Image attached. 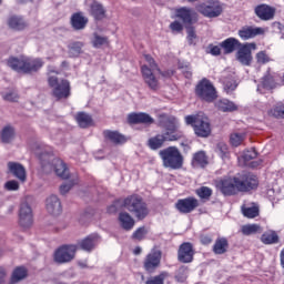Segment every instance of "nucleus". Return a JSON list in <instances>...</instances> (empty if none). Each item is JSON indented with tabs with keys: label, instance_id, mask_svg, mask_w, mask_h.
Segmentation results:
<instances>
[{
	"label": "nucleus",
	"instance_id": "f257e3e1",
	"mask_svg": "<svg viewBox=\"0 0 284 284\" xmlns=\"http://www.w3.org/2000/svg\"><path fill=\"white\" fill-rule=\"evenodd\" d=\"M159 125L160 128L166 130V132L149 139V148H151V150H159L163 148V143H165V141H179V139L183 136V134L176 132L179 124L176 122V118L174 116L161 115Z\"/></svg>",
	"mask_w": 284,
	"mask_h": 284
},
{
	"label": "nucleus",
	"instance_id": "f03ea898",
	"mask_svg": "<svg viewBox=\"0 0 284 284\" xmlns=\"http://www.w3.org/2000/svg\"><path fill=\"white\" fill-rule=\"evenodd\" d=\"M43 60L41 58H9L7 65L14 70V72H22L23 74H30L32 72H39L43 68Z\"/></svg>",
	"mask_w": 284,
	"mask_h": 284
},
{
	"label": "nucleus",
	"instance_id": "7ed1b4c3",
	"mask_svg": "<svg viewBox=\"0 0 284 284\" xmlns=\"http://www.w3.org/2000/svg\"><path fill=\"white\" fill-rule=\"evenodd\" d=\"M144 59L148 64L142 65V77L150 90H156L159 88V74H162V77H170L171 74L170 72L162 73L156 62H154V58L150 54H145Z\"/></svg>",
	"mask_w": 284,
	"mask_h": 284
},
{
	"label": "nucleus",
	"instance_id": "20e7f679",
	"mask_svg": "<svg viewBox=\"0 0 284 284\" xmlns=\"http://www.w3.org/2000/svg\"><path fill=\"white\" fill-rule=\"evenodd\" d=\"M123 207L138 221H143V219H146L148 214H150L148 203L139 195H131L124 199Z\"/></svg>",
	"mask_w": 284,
	"mask_h": 284
},
{
	"label": "nucleus",
	"instance_id": "39448f33",
	"mask_svg": "<svg viewBox=\"0 0 284 284\" xmlns=\"http://www.w3.org/2000/svg\"><path fill=\"white\" fill-rule=\"evenodd\" d=\"M41 165H42V170L43 172H45V174H50V172H55L57 176H60V179H69L70 178V171L68 170V166H65V163L62 162L61 159L59 158H54L52 159V156L44 155L41 156Z\"/></svg>",
	"mask_w": 284,
	"mask_h": 284
},
{
	"label": "nucleus",
	"instance_id": "423d86ee",
	"mask_svg": "<svg viewBox=\"0 0 284 284\" xmlns=\"http://www.w3.org/2000/svg\"><path fill=\"white\" fill-rule=\"evenodd\" d=\"M187 125H192L196 136L206 139L212 134V126L210 125V119L203 114L199 115H187L185 118Z\"/></svg>",
	"mask_w": 284,
	"mask_h": 284
},
{
	"label": "nucleus",
	"instance_id": "0eeeda50",
	"mask_svg": "<svg viewBox=\"0 0 284 284\" xmlns=\"http://www.w3.org/2000/svg\"><path fill=\"white\" fill-rule=\"evenodd\" d=\"M160 156L164 168H170L171 170H181L183 168V155L176 146H169L161 150Z\"/></svg>",
	"mask_w": 284,
	"mask_h": 284
},
{
	"label": "nucleus",
	"instance_id": "6e6552de",
	"mask_svg": "<svg viewBox=\"0 0 284 284\" xmlns=\"http://www.w3.org/2000/svg\"><path fill=\"white\" fill-rule=\"evenodd\" d=\"M48 83L52 88V95L59 100L70 97V82L68 80H59L53 72L49 74Z\"/></svg>",
	"mask_w": 284,
	"mask_h": 284
},
{
	"label": "nucleus",
	"instance_id": "1a4fd4ad",
	"mask_svg": "<svg viewBox=\"0 0 284 284\" xmlns=\"http://www.w3.org/2000/svg\"><path fill=\"white\" fill-rule=\"evenodd\" d=\"M196 10L203 14V17H207V19H215L223 13V7L219 0H207L202 4H199Z\"/></svg>",
	"mask_w": 284,
	"mask_h": 284
},
{
	"label": "nucleus",
	"instance_id": "9d476101",
	"mask_svg": "<svg viewBox=\"0 0 284 284\" xmlns=\"http://www.w3.org/2000/svg\"><path fill=\"white\" fill-rule=\"evenodd\" d=\"M195 94H197V97L202 99V101L212 103V101L216 99V89L214 88V84H212L210 80L203 79L196 85Z\"/></svg>",
	"mask_w": 284,
	"mask_h": 284
},
{
	"label": "nucleus",
	"instance_id": "9b49d317",
	"mask_svg": "<svg viewBox=\"0 0 284 284\" xmlns=\"http://www.w3.org/2000/svg\"><path fill=\"white\" fill-rule=\"evenodd\" d=\"M239 192H250L258 187V178L252 173L235 175Z\"/></svg>",
	"mask_w": 284,
	"mask_h": 284
},
{
	"label": "nucleus",
	"instance_id": "f8f14e48",
	"mask_svg": "<svg viewBox=\"0 0 284 284\" xmlns=\"http://www.w3.org/2000/svg\"><path fill=\"white\" fill-rule=\"evenodd\" d=\"M77 250L78 247L74 244L62 245L58 250H55L53 258L55 263L59 264L70 263L71 261H74Z\"/></svg>",
	"mask_w": 284,
	"mask_h": 284
},
{
	"label": "nucleus",
	"instance_id": "ddd939ff",
	"mask_svg": "<svg viewBox=\"0 0 284 284\" xmlns=\"http://www.w3.org/2000/svg\"><path fill=\"white\" fill-rule=\"evenodd\" d=\"M215 186L224 196H234V194H239L240 192L236 175L234 178H224L217 181Z\"/></svg>",
	"mask_w": 284,
	"mask_h": 284
},
{
	"label": "nucleus",
	"instance_id": "4468645a",
	"mask_svg": "<svg viewBox=\"0 0 284 284\" xmlns=\"http://www.w3.org/2000/svg\"><path fill=\"white\" fill-rule=\"evenodd\" d=\"M252 50H256V44L246 43L240 45L236 59L242 65H252Z\"/></svg>",
	"mask_w": 284,
	"mask_h": 284
},
{
	"label": "nucleus",
	"instance_id": "2eb2a0df",
	"mask_svg": "<svg viewBox=\"0 0 284 284\" xmlns=\"http://www.w3.org/2000/svg\"><path fill=\"white\" fill-rule=\"evenodd\" d=\"M19 223L22 227H30L33 223L32 207L27 202L20 205Z\"/></svg>",
	"mask_w": 284,
	"mask_h": 284
},
{
	"label": "nucleus",
	"instance_id": "dca6fc26",
	"mask_svg": "<svg viewBox=\"0 0 284 284\" xmlns=\"http://www.w3.org/2000/svg\"><path fill=\"white\" fill-rule=\"evenodd\" d=\"M200 203L196 197H186L179 200L175 204L176 210L181 212V214H190V212H194L196 207H199Z\"/></svg>",
	"mask_w": 284,
	"mask_h": 284
},
{
	"label": "nucleus",
	"instance_id": "f3484780",
	"mask_svg": "<svg viewBox=\"0 0 284 284\" xmlns=\"http://www.w3.org/2000/svg\"><path fill=\"white\" fill-rule=\"evenodd\" d=\"M178 261H180V263H192L194 261V248L191 243L184 242L180 245Z\"/></svg>",
	"mask_w": 284,
	"mask_h": 284
},
{
	"label": "nucleus",
	"instance_id": "a211bd4d",
	"mask_svg": "<svg viewBox=\"0 0 284 284\" xmlns=\"http://www.w3.org/2000/svg\"><path fill=\"white\" fill-rule=\"evenodd\" d=\"M101 237L99 234H91L83 239L82 241L78 242V250H83L84 252H92L99 245Z\"/></svg>",
	"mask_w": 284,
	"mask_h": 284
},
{
	"label": "nucleus",
	"instance_id": "6ab92c4d",
	"mask_svg": "<svg viewBox=\"0 0 284 284\" xmlns=\"http://www.w3.org/2000/svg\"><path fill=\"white\" fill-rule=\"evenodd\" d=\"M161 265V251H153L146 255L144 260V270L146 272H154Z\"/></svg>",
	"mask_w": 284,
	"mask_h": 284
},
{
	"label": "nucleus",
	"instance_id": "aec40b11",
	"mask_svg": "<svg viewBox=\"0 0 284 284\" xmlns=\"http://www.w3.org/2000/svg\"><path fill=\"white\" fill-rule=\"evenodd\" d=\"M255 14L262 21H272L274 14H276V9L267 4H260L255 8Z\"/></svg>",
	"mask_w": 284,
	"mask_h": 284
},
{
	"label": "nucleus",
	"instance_id": "412c9836",
	"mask_svg": "<svg viewBox=\"0 0 284 284\" xmlns=\"http://www.w3.org/2000/svg\"><path fill=\"white\" fill-rule=\"evenodd\" d=\"M261 34H265V29L261 27H243L239 31V36L244 41H247V39H254V37H258Z\"/></svg>",
	"mask_w": 284,
	"mask_h": 284
},
{
	"label": "nucleus",
	"instance_id": "4be33fe9",
	"mask_svg": "<svg viewBox=\"0 0 284 284\" xmlns=\"http://www.w3.org/2000/svg\"><path fill=\"white\" fill-rule=\"evenodd\" d=\"M47 211L49 214H52V216H59V214H61L63 211L61 200H59L57 195H50L47 199Z\"/></svg>",
	"mask_w": 284,
	"mask_h": 284
},
{
	"label": "nucleus",
	"instance_id": "5701e85b",
	"mask_svg": "<svg viewBox=\"0 0 284 284\" xmlns=\"http://www.w3.org/2000/svg\"><path fill=\"white\" fill-rule=\"evenodd\" d=\"M8 170L16 179H19L22 183L26 182V168L19 162H8Z\"/></svg>",
	"mask_w": 284,
	"mask_h": 284
},
{
	"label": "nucleus",
	"instance_id": "b1692460",
	"mask_svg": "<svg viewBox=\"0 0 284 284\" xmlns=\"http://www.w3.org/2000/svg\"><path fill=\"white\" fill-rule=\"evenodd\" d=\"M129 123H142V125H152L154 123V119L150 116L148 113H131L128 116Z\"/></svg>",
	"mask_w": 284,
	"mask_h": 284
},
{
	"label": "nucleus",
	"instance_id": "393cba45",
	"mask_svg": "<svg viewBox=\"0 0 284 284\" xmlns=\"http://www.w3.org/2000/svg\"><path fill=\"white\" fill-rule=\"evenodd\" d=\"M118 221L120 223V227L126 232H130V230L134 227V217H132L128 212H120Z\"/></svg>",
	"mask_w": 284,
	"mask_h": 284
},
{
	"label": "nucleus",
	"instance_id": "a878e982",
	"mask_svg": "<svg viewBox=\"0 0 284 284\" xmlns=\"http://www.w3.org/2000/svg\"><path fill=\"white\" fill-rule=\"evenodd\" d=\"M103 136H104V139H106V141L114 143V145H122V143H125L128 141L125 139V135H123L116 131L106 130L103 132Z\"/></svg>",
	"mask_w": 284,
	"mask_h": 284
},
{
	"label": "nucleus",
	"instance_id": "bb28decb",
	"mask_svg": "<svg viewBox=\"0 0 284 284\" xmlns=\"http://www.w3.org/2000/svg\"><path fill=\"white\" fill-rule=\"evenodd\" d=\"M215 108L220 110V112H236L239 110V105L227 99H220L215 102Z\"/></svg>",
	"mask_w": 284,
	"mask_h": 284
},
{
	"label": "nucleus",
	"instance_id": "cd10ccee",
	"mask_svg": "<svg viewBox=\"0 0 284 284\" xmlns=\"http://www.w3.org/2000/svg\"><path fill=\"white\" fill-rule=\"evenodd\" d=\"M17 136V131L12 125H6L0 132V139L3 143H12Z\"/></svg>",
	"mask_w": 284,
	"mask_h": 284
},
{
	"label": "nucleus",
	"instance_id": "c85d7f7f",
	"mask_svg": "<svg viewBox=\"0 0 284 284\" xmlns=\"http://www.w3.org/2000/svg\"><path fill=\"white\" fill-rule=\"evenodd\" d=\"M220 45L223 48L224 54H232L236 48H241V42L235 38H227Z\"/></svg>",
	"mask_w": 284,
	"mask_h": 284
},
{
	"label": "nucleus",
	"instance_id": "c756f323",
	"mask_svg": "<svg viewBox=\"0 0 284 284\" xmlns=\"http://www.w3.org/2000/svg\"><path fill=\"white\" fill-rule=\"evenodd\" d=\"M71 26L74 30H84V28L88 26V18L81 13H74L71 17Z\"/></svg>",
	"mask_w": 284,
	"mask_h": 284
},
{
	"label": "nucleus",
	"instance_id": "7c9ffc66",
	"mask_svg": "<svg viewBox=\"0 0 284 284\" xmlns=\"http://www.w3.org/2000/svg\"><path fill=\"white\" fill-rule=\"evenodd\" d=\"M27 277H28V268H26L24 266H18L13 270V272L11 274L10 283L11 284H17V283H20V281H23Z\"/></svg>",
	"mask_w": 284,
	"mask_h": 284
},
{
	"label": "nucleus",
	"instance_id": "2f4dec72",
	"mask_svg": "<svg viewBox=\"0 0 284 284\" xmlns=\"http://www.w3.org/2000/svg\"><path fill=\"white\" fill-rule=\"evenodd\" d=\"M178 19H181L183 23H192V19H194V10L183 7L176 10Z\"/></svg>",
	"mask_w": 284,
	"mask_h": 284
},
{
	"label": "nucleus",
	"instance_id": "473e14b6",
	"mask_svg": "<svg viewBox=\"0 0 284 284\" xmlns=\"http://www.w3.org/2000/svg\"><path fill=\"white\" fill-rule=\"evenodd\" d=\"M261 241L264 245H276L280 241L278 233L272 230L266 231L262 234Z\"/></svg>",
	"mask_w": 284,
	"mask_h": 284
},
{
	"label": "nucleus",
	"instance_id": "72a5a7b5",
	"mask_svg": "<svg viewBox=\"0 0 284 284\" xmlns=\"http://www.w3.org/2000/svg\"><path fill=\"white\" fill-rule=\"evenodd\" d=\"M91 14L95 21H102V19H105V8L99 2H93L91 4Z\"/></svg>",
	"mask_w": 284,
	"mask_h": 284
},
{
	"label": "nucleus",
	"instance_id": "f704fd0d",
	"mask_svg": "<svg viewBox=\"0 0 284 284\" xmlns=\"http://www.w3.org/2000/svg\"><path fill=\"white\" fill-rule=\"evenodd\" d=\"M8 26L11 30H26L28 24L20 17L11 16L8 19Z\"/></svg>",
	"mask_w": 284,
	"mask_h": 284
},
{
	"label": "nucleus",
	"instance_id": "c9c22d12",
	"mask_svg": "<svg viewBox=\"0 0 284 284\" xmlns=\"http://www.w3.org/2000/svg\"><path fill=\"white\" fill-rule=\"evenodd\" d=\"M264 90H274L276 88V82L274 81V77L267 74L262 78L261 84L257 85V92H263Z\"/></svg>",
	"mask_w": 284,
	"mask_h": 284
},
{
	"label": "nucleus",
	"instance_id": "e433bc0d",
	"mask_svg": "<svg viewBox=\"0 0 284 284\" xmlns=\"http://www.w3.org/2000/svg\"><path fill=\"white\" fill-rule=\"evenodd\" d=\"M229 247H230V244L227 242V239L220 237L215 241V244L213 246V252L214 254H225Z\"/></svg>",
	"mask_w": 284,
	"mask_h": 284
},
{
	"label": "nucleus",
	"instance_id": "4c0bfd02",
	"mask_svg": "<svg viewBox=\"0 0 284 284\" xmlns=\"http://www.w3.org/2000/svg\"><path fill=\"white\" fill-rule=\"evenodd\" d=\"M75 121L81 128H90L92 125V116L85 112H79L75 115Z\"/></svg>",
	"mask_w": 284,
	"mask_h": 284
},
{
	"label": "nucleus",
	"instance_id": "58836bf2",
	"mask_svg": "<svg viewBox=\"0 0 284 284\" xmlns=\"http://www.w3.org/2000/svg\"><path fill=\"white\" fill-rule=\"evenodd\" d=\"M263 229L258 224H246L242 226V234L244 236H252V234H261Z\"/></svg>",
	"mask_w": 284,
	"mask_h": 284
},
{
	"label": "nucleus",
	"instance_id": "ea45409f",
	"mask_svg": "<svg viewBox=\"0 0 284 284\" xmlns=\"http://www.w3.org/2000/svg\"><path fill=\"white\" fill-rule=\"evenodd\" d=\"M193 165H197L199 168H205L207 165V155H205V152L199 151L194 154Z\"/></svg>",
	"mask_w": 284,
	"mask_h": 284
},
{
	"label": "nucleus",
	"instance_id": "a19ab883",
	"mask_svg": "<svg viewBox=\"0 0 284 284\" xmlns=\"http://www.w3.org/2000/svg\"><path fill=\"white\" fill-rule=\"evenodd\" d=\"M83 50V42H72L69 44L70 57H79Z\"/></svg>",
	"mask_w": 284,
	"mask_h": 284
},
{
	"label": "nucleus",
	"instance_id": "79ce46f5",
	"mask_svg": "<svg viewBox=\"0 0 284 284\" xmlns=\"http://www.w3.org/2000/svg\"><path fill=\"white\" fill-rule=\"evenodd\" d=\"M242 212L246 219H256L258 216V206H242Z\"/></svg>",
	"mask_w": 284,
	"mask_h": 284
},
{
	"label": "nucleus",
	"instance_id": "37998d69",
	"mask_svg": "<svg viewBox=\"0 0 284 284\" xmlns=\"http://www.w3.org/2000/svg\"><path fill=\"white\" fill-rule=\"evenodd\" d=\"M268 114L270 116H274L275 119H284V104L278 103L268 111Z\"/></svg>",
	"mask_w": 284,
	"mask_h": 284
},
{
	"label": "nucleus",
	"instance_id": "c03bdc74",
	"mask_svg": "<svg viewBox=\"0 0 284 284\" xmlns=\"http://www.w3.org/2000/svg\"><path fill=\"white\" fill-rule=\"evenodd\" d=\"M93 48H103V45H108V38L102 37L98 33L93 34V39L91 40Z\"/></svg>",
	"mask_w": 284,
	"mask_h": 284
},
{
	"label": "nucleus",
	"instance_id": "a18cd8bd",
	"mask_svg": "<svg viewBox=\"0 0 284 284\" xmlns=\"http://www.w3.org/2000/svg\"><path fill=\"white\" fill-rule=\"evenodd\" d=\"M170 274L168 272H162L161 274L155 275L148 280L145 284H164L165 278H168Z\"/></svg>",
	"mask_w": 284,
	"mask_h": 284
},
{
	"label": "nucleus",
	"instance_id": "49530a36",
	"mask_svg": "<svg viewBox=\"0 0 284 284\" xmlns=\"http://www.w3.org/2000/svg\"><path fill=\"white\" fill-rule=\"evenodd\" d=\"M175 281H178V283H185V281H187V266H181L176 271Z\"/></svg>",
	"mask_w": 284,
	"mask_h": 284
},
{
	"label": "nucleus",
	"instance_id": "de8ad7c7",
	"mask_svg": "<svg viewBox=\"0 0 284 284\" xmlns=\"http://www.w3.org/2000/svg\"><path fill=\"white\" fill-rule=\"evenodd\" d=\"M77 183H79V181L77 179L70 180L68 182H64L61 186H60V194L65 195L69 193L70 190H72V187H74V185H77Z\"/></svg>",
	"mask_w": 284,
	"mask_h": 284
},
{
	"label": "nucleus",
	"instance_id": "09e8293b",
	"mask_svg": "<svg viewBox=\"0 0 284 284\" xmlns=\"http://www.w3.org/2000/svg\"><path fill=\"white\" fill-rule=\"evenodd\" d=\"M230 141H231V145H233L234 148H239V145H241V143L245 141V134L233 133L231 134Z\"/></svg>",
	"mask_w": 284,
	"mask_h": 284
},
{
	"label": "nucleus",
	"instance_id": "8fccbe9b",
	"mask_svg": "<svg viewBox=\"0 0 284 284\" xmlns=\"http://www.w3.org/2000/svg\"><path fill=\"white\" fill-rule=\"evenodd\" d=\"M255 59L260 65H265V63H270V61H272V58H270V55L265 51L257 52Z\"/></svg>",
	"mask_w": 284,
	"mask_h": 284
},
{
	"label": "nucleus",
	"instance_id": "3c124183",
	"mask_svg": "<svg viewBox=\"0 0 284 284\" xmlns=\"http://www.w3.org/2000/svg\"><path fill=\"white\" fill-rule=\"evenodd\" d=\"M196 194L197 196H200V199H204L205 201H209L210 196H212V189L207 186H202L196 190Z\"/></svg>",
	"mask_w": 284,
	"mask_h": 284
},
{
	"label": "nucleus",
	"instance_id": "603ef678",
	"mask_svg": "<svg viewBox=\"0 0 284 284\" xmlns=\"http://www.w3.org/2000/svg\"><path fill=\"white\" fill-rule=\"evenodd\" d=\"M186 39L190 43V45L194 44V41H196V31L194 30V27L189 26L186 27Z\"/></svg>",
	"mask_w": 284,
	"mask_h": 284
},
{
	"label": "nucleus",
	"instance_id": "864d4df0",
	"mask_svg": "<svg viewBox=\"0 0 284 284\" xmlns=\"http://www.w3.org/2000/svg\"><path fill=\"white\" fill-rule=\"evenodd\" d=\"M217 152L221 156V159H227V155L230 154V150L227 149V144L220 142L217 144Z\"/></svg>",
	"mask_w": 284,
	"mask_h": 284
},
{
	"label": "nucleus",
	"instance_id": "5fc2aeb1",
	"mask_svg": "<svg viewBox=\"0 0 284 284\" xmlns=\"http://www.w3.org/2000/svg\"><path fill=\"white\" fill-rule=\"evenodd\" d=\"M2 99L4 101L14 102L19 100V94L16 91H9L7 93H2Z\"/></svg>",
	"mask_w": 284,
	"mask_h": 284
},
{
	"label": "nucleus",
	"instance_id": "6e6d98bb",
	"mask_svg": "<svg viewBox=\"0 0 284 284\" xmlns=\"http://www.w3.org/2000/svg\"><path fill=\"white\" fill-rule=\"evenodd\" d=\"M236 81L227 80L224 82V90L227 92V94H230V92H234V90H236Z\"/></svg>",
	"mask_w": 284,
	"mask_h": 284
},
{
	"label": "nucleus",
	"instance_id": "4d7b16f0",
	"mask_svg": "<svg viewBox=\"0 0 284 284\" xmlns=\"http://www.w3.org/2000/svg\"><path fill=\"white\" fill-rule=\"evenodd\" d=\"M145 234H148L145 227H140L133 233V239L136 241H143V239H145Z\"/></svg>",
	"mask_w": 284,
	"mask_h": 284
},
{
	"label": "nucleus",
	"instance_id": "13d9d810",
	"mask_svg": "<svg viewBox=\"0 0 284 284\" xmlns=\"http://www.w3.org/2000/svg\"><path fill=\"white\" fill-rule=\"evenodd\" d=\"M256 156L257 153L255 149H251L243 154L244 161H252V159H256Z\"/></svg>",
	"mask_w": 284,
	"mask_h": 284
},
{
	"label": "nucleus",
	"instance_id": "bf43d9fd",
	"mask_svg": "<svg viewBox=\"0 0 284 284\" xmlns=\"http://www.w3.org/2000/svg\"><path fill=\"white\" fill-rule=\"evenodd\" d=\"M4 187L7 190H9L10 192H14L17 190H19V182L12 180V181H9L4 184Z\"/></svg>",
	"mask_w": 284,
	"mask_h": 284
},
{
	"label": "nucleus",
	"instance_id": "052dcab7",
	"mask_svg": "<svg viewBox=\"0 0 284 284\" xmlns=\"http://www.w3.org/2000/svg\"><path fill=\"white\" fill-rule=\"evenodd\" d=\"M170 28L173 32H182L183 31V24L179 21H174L170 24Z\"/></svg>",
	"mask_w": 284,
	"mask_h": 284
},
{
	"label": "nucleus",
	"instance_id": "680f3d73",
	"mask_svg": "<svg viewBox=\"0 0 284 284\" xmlns=\"http://www.w3.org/2000/svg\"><path fill=\"white\" fill-rule=\"evenodd\" d=\"M181 69L185 79H192V71L190 70V67H182Z\"/></svg>",
	"mask_w": 284,
	"mask_h": 284
},
{
	"label": "nucleus",
	"instance_id": "e2e57ef3",
	"mask_svg": "<svg viewBox=\"0 0 284 284\" xmlns=\"http://www.w3.org/2000/svg\"><path fill=\"white\" fill-rule=\"evenodd\" d=\"M201 243L203 245H210V243H212V236H210V235H202L201 236Z\"/></svg>",
	"mask_w": 284,
	"mask_h": 284
},
{
	"label": "nucleus",
	"instance_id": "0e129e2a",
	"mask_svg": "<svg viewBox=\"0 0 284 284\" xmlns=\"http://www.w3.org/2000/svg\"><path fill=\"white\" fill-rule=\"evenodd\" d=\"M210 52L211 54H213V57H219V54H221V47L219 45L211 47Z\"/></svg>",
	"mask_w": 284,
	"mask_h": 284
},
{
	"label": "nucleus",
	"instance_id": "69168bd1",
	"mask_svg": "<svg viewBox=\"0 0 284 284\" xmlns=\"http://www.w3.org/2000/svg\"><path fill=\"white\" fill-rule=\"evenodd\" d=\"M6 276H7L6 268L0 267V284L6 283Z\"/></svg>",
	"mask_w": 284,
	"mask_h": 284
},
{
	"label": "nucleus",
	"instance_id": "338daca9",
	"mask_svg": "<svg viewBox=\"0 0 284 284\" xmlns=\"http://www.w3.org/2000/svg\"><path fill=\"white\" fill-rule=\"evenodd\" d=\"M281 265L284 267V248L281 251Z\"/></svg>",
	"mask_w": 284,
	"mask_h": 284
},
{
	"label": "nucleus",
	"instance_id": "774afa93",
	"mask_svg": "<svg viewBox=\"0 0 284 284\" xmlns=\"http://www.w3.org/2000/svg\"><path fill=\"white\" fill-rule=\"evenodd\" d=\"M109 212H116V205H111L109 207Z\"/></svg>",
	"mask_w": 284,
	"mask_h": 284
}]
</instances>
